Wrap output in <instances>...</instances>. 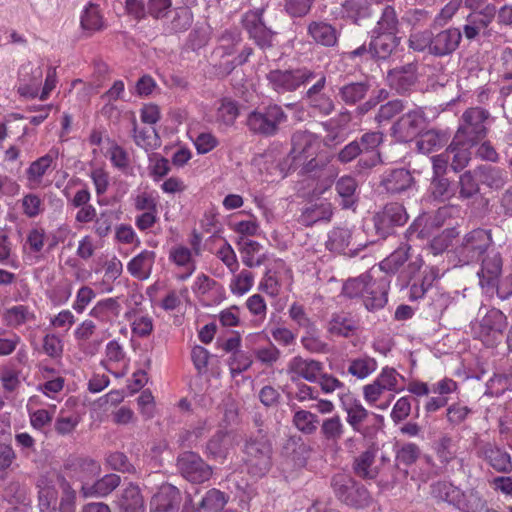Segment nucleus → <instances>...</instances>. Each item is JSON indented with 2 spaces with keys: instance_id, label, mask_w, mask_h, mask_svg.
<instances>
[{
  "instance_id": "obj_4",
  "label": "nucleus",
  "mask_w": 512,
  "mask_h": 512,
  "mask_svg": "<svg viewBox=\"0 0 512 512\" xmlns=\"http://www.w3.org/2000/svg\"><path fill=\"white\" fill-rule=\"evenodd\" d=\"M292 148L288 155L291 160L290 169L301 167L302 173H311L322 168L325 163L318 160V137L308 131H296L292 135Z\"/></svg>"
},
{
  "instance_id": "obj_60",
  "label": "nucleus",
  "mask_w": 512,
  "mask_h": 512,
  "mask_svg": "<svg viewBox=\"0 0 512 512\" xmlns=\"http://www.w3.org/2000/svg\"><path fill=\"white\" fill-rule=\"evenodd\" d=\"M254 275L249 270H242L238 274H234V277L230 282V290L234 295L242 296L246 294L253 286Z\"/></svg>"
},
{
  "instance_id": "obj_28",
  "label": "nucleus",
  "mask_w": 512,
  "mask_h": 512,
  "mask_svg": "<svg viewBox=\"0 0 512 512\" xmlns=\"http://www.w3.org/2000/svg\"><path fill=\"white\" fill-rule=\"evenodd\" d=\"M345 426L339 415H333L322 420L320 434L326 446L333 450H339V441L343 437Z\"/></svg>"
},
{
  "instance_id": "obj_16",
  "label": "nucleus",
  "mask_w": 512,
  "mask_h": 512,
  "mask_svg": "<svg viewBox=\"0 0 512 512\" xmlns=\"http://www.w3.org/2000/svg\"><path fill=\"white\" fill-rule=\"evenodd\" d=\"M389 86L399 94L409 92L418 80V63L410 62L387 72Z\"/></svg>"
},
{
  "instance_id": "obj_43",
  "label": "nucleus",
  "mask_w": 512,
  "mask_h": 512,
  "mask_svg": "<svg viewBox=\"0 0 512 512\" xmlns=\"http://www.w3.org/2000/svg\"><path fill=\"white\" fill-rule=\"evenodd\" d=\"M471 147L472 146H468L466 144H461V143L456 144L455 137L453 138L452 142L449 144V146L446 149V153L448 155H449V153L453 154L450 166L454 172H460L466 166H468L469 162L471 161V151H470Z\"/></svg>"
},
{
  "instance_id": "obj_46",
  "label": "nucleus",
  "mask_w": 512,
  "mask_h": 512,
  "mask_svg": "<svg viewBox=\"0 0 512 512\" xmlns=\"http://www.w3.org/2000/svg\"><path fill=\"white\" fill-rule=\"evenodd\" d=\"M238 245H240V252L242 255V262L249 268L259 267L262 265L264 258L255 257L261 249L260 243L247 238H240Z\"/></svg>"
},
{
  "instance_id": "obj_48",
  "label": "nucleus",
  "mask_w": 512,
  "mask_h": 512,
  "mask_svg": "<svg viewBox=\"0 0 512 512\" xmlns=\"http://www.w3.org/2000/svg\"><path fill=\"white\" fill-rule=\"evenodd\" d=\"M120 313V304L115 298H107L97 302L90 310L89 315L103 322L111 318L118 317Z\"/></svg>"
},
{
  "instance_id": "obj_42",
  "label": "nucleus",
  "mask_w": 512,
  "mask_h": 512,
  "mask_svg": "<svg viewBox=\"0 0 512 512\" xmlns=\"http://www.w3.org/2000/svg\"><path fill=\"white\" fill-rule=\"evenodd\" d=\"M59 156L58 148L52 147L47 154L33 161L27 169L29 180H40Z\"/></svg>"
},
{
  "instance_id": "obj_49",
  "label": "nucleus",
  "mask_w": 512,
  "mask_h": 512,
  "mask_svg": "<svg viewBox=\"0 0 512 512\" xmlns=\"http://www.w3.org/2000/svg\"><path fill=\"white\" fill-rule=\"evenodd\" d=\"M351 242V232L346 228H334L328 235L326 248L335 253H346Z\"/></svg>"
},
{
  "instance_id": "obj_59",
  "label": "nucleus",
  "mask_w": 512,
  "mask_h": 512,
  "mask_svg": "<svg viewBox=\"0 0 512 512\" xmlns=\"http://www.w3.org/2000/svg\"><path fill=\"white\" fill-rule=\"evenodd\" d=\"M429 190L435 200L445 201L453 195L451 182L445 176H432Z\"/></svg>"
},
{
  "instance_id": "obj_18",
  "label": "nucleus",
  "mask_w": 512,
  "mask_h": 512,
  "mask_svg": "<svg viewBox=\"0 0 512 512\" xmlns=\"http://www.w3.org/2000/svg\"><path fill=\"white\" fill-rule=\"evenodd\" d=\"M461 40L462 33L455 27L433 33L431 55L434 57L450 56L458 49Z\"/></svg>"
},
{
  "instance_id": "obj_19",
  "label": "nucleus",
  "mask_w": 512,
  "mask_h": 512,
  "mask_svg": "<svg viewBox=\"0 0 512 512\" xmlns=\"http://www.w3.org/2000/svg\"><path fill=\"white\" fill-rule=\"evenodd\" d=\"M181 502L180 490L172 484L165 483L151 499V512H179Z\"/></svg>"
},
{
  "instance_id": "obj_24",
  "label": "nucleus",
  "mask_w": 512,
  "mask_h": 512,
  "mask_svg": "<svg viewBox=\"0 0 512 512\" xmlns=\"http://www.w3.org/2000/svg\"><path fill=\"white\" fill-rule=\"evenodd\" d=\"M502 271V258L499 252L490 251L482 258L481 269L478 272L482 288L494 289Z\"/></svg>"
},
{
  "instance_id": "obj_32",
  "label": "nucleus",
  "mask_w": 512,
  "mask_h": 512,
  "mask_svg": "<svg viewBox=\"0 0 512 512\" xmlns=\"http://www.w3.org/2000/svg\"><path fill=\"white\" fill-rule=\"evenodd\" d=\"M449 138V134L445 131L430 129L419 135L416 146L419 152L429 154L444 147Z\"/></svg>"
},
{
  "instance_id": "obj_30",
  "label": "nucleus",
  "mask_w": 512,
  "mask_h": 512,
  "mask_svg": "<svg viewBox=\"0 0 512 512\" xmlns=\"http://www.w3.org/2000/svg\"><path fill=\"white\" fill-rule=\"evenodd\" d=\"M476 173L478 174L480 184L498 191L502 189L507 182V172L498 166L490 164H482L475 167Z\"/></svg>"
},
{
  "instance_id": "obj_33",
  "label": "nucleus",
  "mask_w": 512,
  "mask_h": 512,
  "mask_svg": "<svg viewBox=\"0 0 512 512\" xmlns=\"http://www.w3.org/2000/svg\"><path fill=\"white\" fill-rule=\"evenodd\" d=\"M358 183L352 176H342L335 183V190L341 198L340 205L344 209L353 208L358 202Z\"/></svg>"
},
{
  "instance_id": "obj_6",
  "label": "nucleus",
  "mask_w": 512,
  "mask_h": 512,
  "mask_svg": "<svg viewBox=\"0 0 512 512\" xmlns=\"http://www.w3.org/2000/svg\"><path fill=\"white\" fill-rule=\"evenodd\" d=\"M287 121L283 108L275 103L258 107L250 112L246 124L248 129L257 135L270 137L277 134L280 126Z\"/></svg>"
},
{
  "instance_id": "obj_41",
  "label": "nucleus",
  "mask_w": 512,
  "mask_h": 512,
  "mask_svg": "<svg viewBox=\"0 0 512 512\" xmlns=\"http://www.w3.org/2000/svg\"><path fill=\"white\" fill-rule=\"evenodd\" d=\"M342 404L343 410L347 414V423L355 432H360L362 423L367 419L369 415L368 410L358 400L346 402L344 399H342Z\"/></svg>"
},
{
  "instance_id": "obj_12",
  "label": "nucleus",
  "mask_w": 512,
  "mask_h": 512,
  "mask_svg": "<svg viewBox=\"0 0 512 512\" xmlns=\"http://www.w3.org/2000/svg\"><path fill=\"white\" fill-rule=\"evenodd\" d=\"M492 243L489 231L475 229L467 233L458 248L459 256L465 263L477 262L482 259Z\"/></svg>"
},
{
  "instance_id": "obj_25",
  "label": "nucleus",
  "mask_w": 512,
  "mask_h": 512,
  "mask_svg": "<svg viewBox=\"0 0 512 512\" xmlns=\"http://www.w3.org/2000/svg\"><path fill=\"white\" fill-rule=\"evenodd\" d=\"M311 447L297 435L288 437L281 449V455L290 461L294 467H303L307 463Z\"/></svg>"
},
{
  "instance_id": "obj_54",
  "label": "nucleus",
  "mask_w": 512,
  "mask_h": 512,
  "mask_svg": "<svg viewBox=\"0 0 512 512\" xmlns=\"http://www.w3.org/2000/svg\"><path fill=\"white\" fill-rule=\"evenodd\" d=\"M103 17L100 14L99 6L89 3L81 16V27L84 30L94 32L103 28Z\"/></svg>"
},
{
  "instance_id": "obj_9",
  "label": "nucleus",
  "mask_w": 512,
  "mask_h": 512,
  "mask_svg": "<svg viewBox=\"0 0 512 512\" xmlns=\"http://www.w3.org/2000/svg\"><path fill=\"white\" fill-rule=\"evenodd\" d=\"M264 7L249 10L242 15L241 23L257 47L265 51L274 46L277 32L266 25L264 20Z\"/></svg>"
},
{
  "instance_id": "obj_53",
  "label": "nucleus",
  "mask_w": 512,
  "mask_h": 512,
  "mask_svg": "<svg viewBox=\"0 0 512 512\" xmlns=\"http://www.w3.org/2000/svg\"><path fill=\"white\" fill-rule=\"evenodd\" d=\"M74 467L75 475L82 482V485L89 484L100 473V465L92 459H77Z\"/></svg>"
},
{
  "instance_id": "obj_34",
  "label": "nucleus",
  "mask_w": 512,
  "mask_h": 512,
  "mask_svg": "<svg viewBox=\"0 0 512 512\" xmlns=\"http://www.w3.org/2000/svg\"><path fill=\"white\" fill-rule=\"evenodd\" d=\"M480 185L475 168L464 171L457 181L458 199L464 201L475 198L480 194Z\"/></svg>"
},
{
  "instance_id": "obj_11",
  "label": "nucleus",
  "mask_w": 512,
  "mask_h": 512,
  "mask_svg": "<svg viewBox=\"0 0 512 512\" xmlns=\"http://www.w3.org/2000/svg\"><path fill=\"white\" fill-rule=\"evenodd\" d=\"M176 467L179 474L193 484H202L213 474L212 467L193 451L180 453L176 459Z\"/></svg>"
},
{
  "instance_id": "obj_21",
  "label": "nucleus",
  "mask_w": 512,
  "mask_h": 512,
  "mask_svg": "<svg viewBox=\"0 0 512 512\" xmlns=\"http://www.w3.org/2000/svg\"><path fill=\"white\" fill-rule=\"evenodd\" d=\"M415 180L409 170L397 168L383 173L380 186L390 194L403 193L414 185Z\"/></svg>"
},
{
  "instance_id": "obj_31",
  "label": "nucleus",
  "mask_w": 512,
  "mask_h": 512,
  "mask_svg": "<svg viewBox=\"0 0 512 512\" xmlns=\"http://www.w3.org/2000/svg\"><path fill=\"white\" fill-rule=\"evenodd\" d=\"M307 33L314 42L325 47H333L338 41L335 27L323 21H312L309 23Z\"/></svg>"
},
{
  "instance_id": "obj_7",
  "label": "nucleus",
  "mask_w": 512,
  "mask_h": 512,
  "mask_svg": "<svg viewBox=\"0 0 512 512\" xmlns=\"http://www.w3.org/2000/svg\"><path fill=\"white\" fill-rule=\"evenodd\" d=\"M317 73L307 67L296 69H272L266 74L268 86L278 94L294 92L301 86L311 83Z\"/></svg>"
},
{
  "instance_id": "obj_20",
  "label": "nucleus",
  "mask_w": 512,
  "mask_h": 512,
  "mask_svg": "<svg viewBox=\"0 0 512 512\" xmlns=\"http://www.w3.org/2000/svg\"><path fill=\"white\" fill-rule=\"evenodd\" d=\"M322 369L321 362L301 356L293 357L287 366V372L293 382L300 378L312 383L317 382Z\"/></svg>"
},
{
  "instance_id": "obj_57",
  "label": "nucleus",
  "mask_w": 512,
  "mask_h": 512,
  "mask_svg": "<svg viewBox=\"0 0 512 512\" xmlns=\"http://www.w3.org/2000/svg\"><path fill=\"white\" fill-rule=\"evenodd\" d=\"M434 450L438 460L443 464L447 465L456 457L455 444L449 435L441 436L434 443Z\"/></svg>"
},
{
  "instance_id": "obj_8",
  "label": "nucleus",
  "mask_w": 512,
  "mask_h": 512,
  "mask_svg": "<svg viewBox=\"0 0 512 512\" xmlns=\"http://www.w3.org/2000/svg\"><path fill=\"white\" fill-rule=\"evenodd\" d=\"M423 265L422 256L414 254L410 245L403 244L380 262V269L391 274L397 273L401 269L402 274L411 279Z\"/></svg>"
},
{
  "instance_id": "obj_36",
  "label": "nucleus",
  "mask_w": 512,
  "mask_h": 512,
  "mask_svg": "<svg viewBox=\"0 0 512 512\" xmlns=\"http://www.w3.org/2000/svg\"><path fill=\"white\" fill-rule=\"evenodd\" d=\"M120 484V477L116 474H107L93 484L81 486L82 495L87 497H102L111 493Z\"/></svg>"
},
{
  "instance_id": "obj_17",
  "label": "nucleus",
  "mask_w": 512,
  "mask_h": 512,
  "mask_svg": "<svg viewBox=\"0 0 512 512\" xmlns=\"http://www.w3.org/2000/svg\"><path fill=\"white\" fill-rule=\"evenodd\" d=\"M43 69L31 62L23 64L18 73V93L27 98H36L39 95L42 84Z\"/></svg>"
},
{
  "instance_id": "obj_22",
  "label": "nucleus",
  "mask_w": 512,
  "mask_h": 512,
  "mask_svg": "<svg viewBox=\"0 0 512 512\" xmlns=\"http://www.w3.org/2000/svg\"><path fill=\"white\" fill-rule=\"evenodd\" d=\"M371 89V82L367 77L357 81H345L338 87L337 97L347 106H355L366 98Z\"/></svg>"
},
{
  "instance_id": "obj_23",
  "label": "nucleus",
  "mask_w": 512,
  "mask_h": 512,
  "mask_svg": "<svg viewBox=\"0 0 512 512\" xmlns=\"http://www.w3.org/2000/svg\"><path fill=\"white\" fill-rule=\"evenodd\" d=\"M378 449L371 445L365 451L355 456L352 461L354 475L363 480H374L379 475V468L375 465Z\"/></svg>"
},
{
  "instance_id": "obj_14",
  "label": "nucleus",
  "mask_w": 512,
  "mask_h": 512,
  "mask_svg": "<svg viewBox=\"0 0 512 512\" xmlns=\"http://www.w3.org/2000/svg\"><path fill=\"white\" fill-rule=\"evenodd\" d=\"M426 126V115L422 108L417 107L403 114L392 126L394 136L401 142H409Z\"/></svg>"
},
{
  "instance_id": "obj_62",
  "label": "nucleus",
  "mask_w": 512,
  "mask_h": 512,
  "mask_svg": "<svg viewBox=\"0 0 512 512\" xmlns=\"http://www.w3.org/2000/svg\"><path fill=\"white\" fill-rule=\"evenodd\" d=\"M115 220V213L112 210L102 211L94 219V233L100 238L108 236L112 230V226L114 225Z\"/></svg>"
},
{
  "instance_id": "obj_64",
  "label": "nucleus",
  "mask_w": 512,
  "mask_h": 512,
  "mask_svg": "<svg viewBox=\"0 0 512 512\" xmlns=\"http://www.w3.org/2000/svg\"><path fill=\"white\" fill-rule=\"evenodd\" d=\"M169 260L178 267L196 266L192 250L183 245H176L170 249Z\"/></svg>"
},
{
  "instance_id": "obj_3",
  "label": "nucleus",
  "mask_w": 512,
  "mask_h": 512,
  "mask_svg": "<svg viewBox=\"0 0 512 512\" xmlns=\"http://www.w3.org/2000/svg\"><path fill=\"white\" fill-rule=\"evenodd\" d=\"M330 488L335 498L350 509H365L373 503L368 488L350 474L338 472L332 475Z\"/></svg>"
},
{
  "instance_id": "obj_58",
  "label": "nucleus",
  "mask_w": 512,
  "mask_h": 512,
  "mask_svg": "<svg viewBox=\"0 0 512 512\" xmlns=\"http://www.w3.org/2000/svg\"><path fill=\"white\" fill-rule=\"evenodd\" d=\"M193 22L192 11L188 7H178L174 10V17L168 26L169 32L178 33L186 31Z\"/></svg>"
},
{
  "instance_id": "obj_2",
  "label": "nucleus",
  "mask_w": 512,
  "mask_h": 512,
  "mask_svg": "<svg viewBox=\"0 0 512 512\" xmlns=\"http://www.w3.org/2000/svg\"><path fill=\"white\" fill-rule=\"evenodd\" d=\"M242 452L244 464L251 476L261 478L270 471L273 446L263 429L259 428L256 434L246 438Z\"/></svg>"
},
{
  "instance_id": "obj_39",
  "label": "nucleus",
  "mask_w": 512,
  "mask_h": 512,
  "mask_svg": "<svg viewBox=\"0 0 512 512\" xmlns=\"http://www.w3.org/2000/svg\"><path fill=\"white\" fill-rule=\"evenodd\" d=\"M96 330V325L91 320H84L81 324L77 326L74 331V336L76 340L80 343L84 352L89 353L91 355L95 354L99 347L102 344V340H94L91 343H87L86 345L82 344V342H86L90 339V337L94 334Z\"/></svg>"
},
{
  "instance_id": "obj_50",
  "label": "nucleus",
  "mask_w": 512,
  "mask_h": 512,
  "mask_svg": "<svg viewBox=\"0 0 512 512\" xmlns=\"http://www.w3.org/2000/svg\"><path fill=\"white\" fill-rule=\"evenodd\" d=\"M355 330L356 322L346 314H334L328 324L329 333L336 336L349 337Z\"/></svg>"
},
{
  "instance_id": "obj_1",
  "label": "nucleus",
  "mask_w": 512,
  "mask_h": 512,
  "mask_svg": "<svg viewBox=\"0 0 512 512\" xmlns=\"http://www.w3.org/2000/svg\"><path fill=\"white\" fill-rule=\"evenodd\" d=\"M388 289L386 278L373 280L370 274L364 273L348 279L342 287V294L350 299L361 298L367 310L376 311L386 305Z\"/></svg>"
},
{
  "instance_id": "obj_15",
  "label": "nucleus",
  "mask_w": 512,
  "mask_h": 512,
  "mask_svg": "<svg viewBox=\"0 0 512 512\" xmlns=\"http://www.w3.org/2000/svg\"><path fill=\"white\" fill-rule=\"evenodd\" d=\"M314 80L315 82L305 92L303 99L316 113L328 116L335 110L336 105L331 95L324 91L326 76L323 73H317V77Z\"/></svg>"
},
{
  "instance_id": "obj_26",
  "label": "nucleus",
  "mask_w": 512,
  "mask_h": 512,
  "mask_svg": "<svg viewBox=\"0 0 512 512\" xmlns=\"http://www.w3.org/2000/svg\"><path fill=\"white\" fill-rule=\"evenodd\" d=\"M479 454L497 472L508 473L512 470L510 454L494 443L483 444Z\"/></svg>"
},
{
  "instance_id": "obj_55",
  "label": "nucleus",
  "mask_w": 512,
  "mask_h": 512,
  "mask_svg": "<svg viewBox=\"0 0 512 512\" xmlns=\"http://www.w3.org/2000/svg\"><path fill=\"white\" fill-rule=\"evenodd\" d=\"M461 490L446 481H438L431 485V494L434 498L455 505Z\"/></svg>"
},
{
  "instance_id": "obj_5",
  "label": "nucleus",
  "mask_w": 512,
  "mask_h": 512,
  "mask_svg": "<svg viewBox=\"0 0 512 512\" xmlns=\"http://www.w3.org/2000/svg\"><path fill=\"white\" fill-rule=\"evenodd\" d=\"M489 117V111L482 107H472L465 110L454 135L455 143L475 146L481 142L487 135L485 122Z\"/></svg>"
},
{
  "instance_id": "obj_35",
  "label": "nucleus",
  "mask_w": 512,
  "mask_h": 512,
  "mask_svg": "<svg viewBox=\"0 0 512 512\" xmlns=\"http://www.w3.org/2000/svg\"><path fill=\"white\" fill-rule=\"evenodd\" d=\"M332 214V205L321 201L306 206L300 215L299 222L304 226H312L319 221H329Z\"/></svg>"
},
{
  "instance_id": "obj_38",
  "label": "nucleus",
  "mask_w": 512,
  "mask_h": 512,
  "mask_svg": "<svg viewBox=\"0 0 512 512\" xmlns=\"http://www.w3.org/2000/svg\"><path fill=\"white\" fill-rule=\"evenodd\" d=\"M378 367L375 358L362 355L348 360L347 373L358 380H364L373 374Z\"/></svg>"
},
{
  "instance_id": "obj_29",
  "label": "nucleus",
  "mask_w": 512,
  "mask_h": 512,
  "mask_svg": "<svg viewBox=\"0 0 512 512\" xmlns=\"http://www.w3.org/2000/svg\"><path fill=\"white\" fill-rule=\"evenodd\" d=\"M156 253L152 250H143L127 263V271L138 280H147L152 272Z\"/></svg>"
},
{
  "instance_id": "obj_52",
  "label": "nucleus",
  "mask_w": 512,
  "mask_h": 512,
  "mask_svg": "<svg viewBox=\"0 0 512 512\" xmlns=\"http://www.w3.org/2000/svg\"><path fill=\"white\" fill-rule=\"evenodd\" d=\"M5 321L11 327H19L29 321L35 320V314L26 305H15L5 311Z\"/></svg>"
},
{
  "instance_id": "obj_13",
  "label": "nucleus",
  "mask_w": 512,
  "mask_h": 512,
  "mask_svg": "<svg viewBox=\"0 0 512 512\" xmlns=\"http://www.w3.org/2000/svg\"><path fill=\"white\" fill-rule=\"evenodd\" d=\"M407 220L408 214L405 207L397 202L386 204L373 216L376 232L382 238L392 234L396 227L403 226Z\"/></svg>"
},
{
  "instance_id": "obj_44",
  "label": "nucleus",
  "mask_w": 512,
  "mask_h": 512,
  "mask_svg": "<svg viewBox=\"0 0 512 512\" xmlns=\"http://www.w3.org/2000/svg\"><path fill=\"white\" fill-rule=\"evenodd\" d=\"M292 423L301 433L312 435L317 431L319 417L308 410L298 409L294 412Z\"/></svg>"
},
{
  "instance_id": "obj_27",
  "label": "nucleus",
  "mask_w": 512,
  "mask_h": 512,
  "mask_svg": "<svg viewBox=\"0 0 512 512\" xmlns=\"http://www.w3.org/2000/svg\"><path fill=\"white\" fill-rule=\"evenodd\" d=\"M400 44V38L392 33H372L369 51L373 58L388 59Z\"/></svg>"
},
{
  "instance_id": "obj_61",
  "label": "nucleus",
  "mask_w": 512,
  "mask_h": 512,
  "mask_svg": "<svg viewBox=\"0 0 512 512\" xmlns=\"http://www.w3.org/2000/svg\"><path fill=\"white\" fill-rule=\"evenodd\" d=\"M80 422V418L77 414H65L64 411H60L58 417L54 422V429L60 436H67L74 432Z\"/></svg>"
},
{
  "instance_id": "obj_45",
  "label": "nucleus",
  "mask_w": 512,
  "mask_h": 512,
  "mask_svg": "<svg viewBox=\"0 0 512 512\" xmlns=\"http://www.w3.org/2000/svg\"><path fill=\"white\" fill-rule=\"evenodd\" d=\"M133 139L137 146L146 151L154 149L160 145V138L153 127L138 129L136 120H133Z\"/></svg>"
},
{
  "instance_id": "obj_47",
  "label": "nucleus",
  "mask_w": 512,
  "mask_h": 512,
  "mask_svg": "<svg viewBox=\"0 0 512 512\" xmlns=\"http://www.w3.org/2000/svg\"><path fill=\"white\" fill-rule=\"evenodd\" d=\"M454 506L463 512H483L486 501L474 490L461 491Z\"/></svg>"
},
{
  "instance_id": "obj_63",
  "label": "nucleus",
  "mask_w": 512,
  "mask_h": 512,
  "mask_svg": "<svg viewBox=\"0 0 512 512\" xmlns=\"http://www.w3.org/2000/svg\"><path fill=\"white\" fill-rule=\"evenodd\" d=\"M239 110L237 104L229 99H223L217 108V121L230 126L238 117Z\"/></svg>"
},
{
  "instance_id": "obj_40",
  "label": "nucleus",
  "mask_w": 512,
  "mask_h": 512,
  "mask_svg": "<svg viewBox=\"0 0 512 512\" xmlns=\"http://www.w3.org/2000/svg\"><path fill=\"white\" fill-rule=\"evenodd\" d=\"M228 502L227 495L218 490L210 489L196 507V512H220Z\"/></svg>"
},
{
  "instance_id": "obj_51",
  "label": "nucleus",
  "mask_w": 512,
  "mask_h": 512,
  "mask_svg": "<svg viewBox=\"0 0 512 512\" xmlns=\"http://www.w3.org/2000/svg\"><path fill=\"white\" fill-rule=\"evenodd\" d=\"M399 20L394 7L387 5L372 30V33H392L398 32Z\"/></svg>"
},
{
  "instance_id": "obj_37",
  "label": "nucleus",
  "mask_w": 512,
  "mask_h": 512,
  "mask_svg": "<svg viewBox=\"0 0 512 512\" xmlns=\"http://www.w3.org/2000/svg\"><path fill=\"white\" fill-rule=\"evenodd\" d=\"M118 504L121 512H144V500L137 485L129 484L121 493Z\"/></svg>"
},
{
  "instance_id": "obj_10",
  "label": "nucleus",
  "mask_w": 512,
  "mask_h": 512,
  "mask_svg": "<svg viewBox=\"0 0 512 512\" xmlns=\"http://www.w3.org/2000/svg\"><path fill=\"white\" fill-rule=\"evenodd\" d=\"M508 325L506 315L499 309L491 308L472 325L474 338L481 340L486 346H493L503 335Z\"/></svg>"
},
{
  "instance_id": "obj_56",
  "label": "nucleus",
  "mask_w": 512,
  "mask_h": 512,
  "mask_svg": "<svg viewBox=\"0 0 512 512\" xmlns=\"http://www.w3.org/2000/svg\"><path fill=\"white\" fill-rule=\"evenodd\" d=\"M433 32L431 30L415 31L410 33L407 45L414 52L427 51L431 55Z\"/></svg>"
}]
</instances>
